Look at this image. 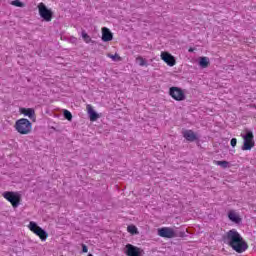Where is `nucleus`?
Listing matches in <instances>:
<instances>
[{"label":"nucleus","instance_id":"nucleus-1","mask_svg":"<svg viewBox=\"0 0 256 256\" xmlns=\"http://www.w3.org/2000/svg\"><path fill=\"white\" fill-rule=\"evenodd\" d=\"M222 241L229 247H232L236 253H245L249 249V245L244 241L243 237L235 229L229 230L222 236Z\"/></svg>","mask_w":256,"mask_h":256},{"label":"nucleus","instance_id":"nucleus-2","mask_svg":"<svg viewBox=\"0 0 256 256\" xmlns=\"http://www.w3.org/2000/svg\"><path fill=\"white\" fill-rule=\"evenodd\" d=\"M15 129L20 135H29L33 129V124L29 119L22 118L16 121Z\"/></svg>","mask_w":256,"mask_h":256},{"label":"nucleus","instance_id":"nucleus-3","mask_svg":"<svg viewBox=\"0 0 256 256\" xmlns=\"http://www.w3.org/2000/svg\"><path fill=\"white\" fill-rule=\"evenodd\" d=\"M241 137L242 139H244L242 151H251V148L255 147V140H253V132L250 130H246V133L241 134Z\"/></svg>","mask_w":256,"mask_h":256},{"label":"nucleus","instance_id":"nucleus-4","mask_svg":"<svg viewBox=\"0 0 256 256\" xmlns=\"http://www.w3.org/2000/svg\"><path fill=\"white\" fill-rule=\"evenodd\" d=\"M4 199H7L11 203L12 207L17 208L21 204V194L13 191H6L3 194Z\"/></svg>","mask_w":256,"mask_h":256},{"label":"nucleus","instance_id":"nucleus-5","mask_svg":"<svg viewBox=\"0 0 256 256\" xmlns=\"http://www.w3.org/2000/svg\"><path fill=\"white\" fill-rule=\"evenodd\" d=\"M28 227L30 231H32V233H35V235H37L41 239V241H47L49 234L47 233V231L41 228V226L37 225L36 222H30Z\"/></svg>","mask_w":256,"mask_h":256},{"label":"nucleus","instance_id":"nucleus-6","mask_svg":"<svg viewBox=\"0 0 256 256\" xmlns=\"http://www.w3.org/2000/svg\"><path fill=\"white\" fill-rule=\"evenodd\" d=\"M38 11L40 17L43 19V21H46L49 23L53 19V11L51 9L47 8V6L42 2L38 5Z\"/></svg>","mask_w":256,"mask_h":256},{"label":"nucleus","instance_id":"nucleus-7","mask_svg":"<svg viewBox=\"0 0 256 256\" xmlns=\"http://www.w3.org/2000/svg\"><path fill=\"white\" fill-rule=\"evenodd\" d=\"M169 95L175 101H185V99H187L185 92H183L181 88L175 86L170 87Z\"/></svg>","mask_w":256,"mask_h":256},{"label":"nucleus","instance_id":"nucleus-8","mask_svg":"<svg viewBox=\"0 0 256 256\" xmlns=\"http://www.w3.org/2000/svg\"><path fill=\"white\" fill-rule=\"evenodd\" d=\"M159 237H163L164 239H174L175 238V230L171 227H162L158 229Z\"/></svg>","mask_w":256,"mask_h":256},{"label":"nucleus","instance_id":"nucleus-9","mask_svg":"<svg viewBox=\"0 0 256 256\" xmlns=\"http://www.w3.org/2000/svg\"><path fill=\"white\" fill-rule=\"evenodd\" d=\"M161 59L169 67H175V64L177 63V61L175 60V57L173 55H171L169 52H162Z\"/></svg>","mask_w":256,"mask_h":256},{"label":"nucleus","instance_id":"nucleus-10","mask_svg":"<svg viewBox=\"0 0 256 256\" xmlns=\"http://www.w3.org/2000/svg\"><path fill=\"white\" fill-rule=\"evenodd\" d=\"M125 255L127 256H141V248L127 244L125 247Z\"/></svg>","mask_w":256,"mask_h":256},{"label":"nucleus","instance_id":"nucleus-11","mask_svg":"<svg viewBox=\"0 0 256 256\" xmlns=\"http://www.w3.org/2000/svg\"><path fill=\"white\" fill-rule=\"evenodd\" d=\"M182 135L186 141H189V143L199 141V136H197L193 130H183Z\"/></svg>","mask_w":256,"mask_h":256},{"label":"nucleus","instance_id":"nucleus-12","mask_svg":"<svg viewBox=\"0 0 256 256\" xmlns=\"http://www.w3.org/2000/svg\"><path fill=\"white\" fill-rule=\"evenodd\" d=\"M21 115H24V117H29L31 121L35 122L37 119V116L35 115V109L33 108H20L19 109Z\"/></svg>","mask_w":256,"mask_h":256},{"label":"nucleus","instance_id":"nucleus-13","mask_svg":"<svg viewBox=\"0 0 256 256\" xmlns=\"http://www.w3.org/2000/svg\"><path fill=\"white\" fill-rule=\"evenodd\" d=\"M102 41L104 43H109V41H113V33L107 27L102 28Z\"/></svg>","mask_w":256,"mask_h":256},{"label":"nucleus","instance_id":"nucleus-14","mask_svg":"<svg viewBox=\"0 0 256 256\" xmlns=\"http://www.w3.org/2000/svg\"><path fill=\"white\" fill-rule=\"evenodd\" d=\"M228 219H230V221H232V223H236L237 225H239V223H241V221H242L241 216H239V214H237L233 210L228 212Z\"/></svg>","mask_w":256,"mask_h":256},{"label":"nucleus","instance_id":"nucleus-15","mask_svg":"<svg viewBox=\"0 0 256 256\" xmlns=\"http://www.w3.org/2000/svg\"><path fill=\"white\" fill-rule=\"evenodd\" d=\"M86 108H87V111H88L90 121H97V118L99 117V114L93 109V106L88 104L86 106Z\"/></svg>","mask_w":256,"mask_h":256},{"label":"nucleus","instance_id":"nucleus-16","mask_svg":"<svg viewBox=\"0 0 256 256\" xmlns=\"http://www.w3.org/2000/svg\"><path fill=\"white\" fill-rule=\"evenodd\" d=\"M198 65L202 68V69H207V67H209L210 65V60L209 57H200L199 58V62Z\"/></svg>","mask_w":256,"mask_h":256},{"label":"nucleus","instance_id":"nucleus-17","mask_svg":"<svg viewBox=\"0 0 256 256\" xmlns=\"http://www.w3.org/2000/svg\"><path fill=\"white\" fill-rule=\"evenodd\" d=\"M214 163L215 165H218V167H221L222 169H229V167H231L229 161L227 160H222V161L215 160Z\"/></svg>","mask_w":256,"mask_h":256},{"label":"nucleus","instance_id":"nucleus-18","mask_svg":"<svg viewBox=\"0 0 256 256\" xmlns=\"http://www.w3.org/2000/svg\"><path fill=\"white\" fill-rule=\"evenodd\" d=\"M136 63H138L140 67H147L149 65V63H147V60L144 59L142 56H138L136 58Z\"/></svg>","mask_w":256,"mask_h":256},{"label":"nucleus","instance_id":"nucleus-19","mask_svg":"<svg viewBox=\"0 0 256 256\" xmlns=\"http://www.w3.org/2000/svg\"><path fill=\"white\" fill-rule=\"evenodd\" d=\"M128 233H131V235H137L139 233V230H137V226L130 225L127 227Z\"/></svg>","mask_w":256,"mask_h":256},{"label":"nucleus","instance_id":"nucleus-20","mask_svg":"<svg viewBox=\"0 0 256 256\" xmlns=\"http://www.w3.org/2000/svg\"><path fill=\"white\" fill-rule=\"evenodd\" d=\"M63 115H64V118L67 119V121L73 120V114H71L69 110H64Z\"/></svg>","mask_w":256,"mask_h":256},{"label":"nucleus","instance_id":"nucleus-21","mask_svg":"<svg viewBox=\"0 0 256 256\" xmlns=\"http://www.w3.org/2000/svg\"><path fill=\"white\" fill-rule=\"evenodd\" d=\"M175 237H187V234H185V231H179V230H174V238Z\"/></svg>","mask_w":256,"mask_h":256},{"label":"nucleus","instance_id":"nucleus-22","mask_svg":"<svg viewBox=\"0 0 256 256\" xmlns=\"http://www.w3.org/2000/svg\"><path fill=\"white\" fill-rule=\"evenodd\" d=\"M11 5H13L14 7H25V3L21 2V0L12 1Z\"/></svg>","mask_w":256,"mask_h":256},{"label":"nucleus","instance_id":"nucleus-23","mask_svg":"<svg viewBox=\"0 0 256 256\" xmlns=\"http://www.w3.org/2000/svg\"><path fill=\"white\" fill-rule=\"evenodd\" d=\"M82 38L84 39L85 43H89L91 41V36H89L85 30L82 31Z\"/></svg>","mask_w":256,"mask_h":256},{"label":"nucleus","instance_id":"nucleus-24","mask_svg":"<svg viewBox=\"0 0 256 256\" xmlns=\"http://www.w3.org/2000/svg\"><path fill=\"white\" fill-rule=\"evenodd\" d=\"M108 57L112 59V61H121V56H119V54H108Z\"/></svg>","mask_w":256,"mask_h":256},{"label":"nucleus","instance_id":"nucleus-25","mask_svg":"<svg viewBox=\"0 0 256 256\" xmlns=\"http://www.w3.org/2000/svg\"><path fill=\"white\" fill-rule=\"evenodd\" d=\"M231 147H237V138H232L230 141Z\"/></svg>","mask_w":256,"mask_h":256},{"label":"nucleus","instance_id":"nucleus-26","mask_svg":"<svg viewBox=\"0 0 256 256\" xmlns=\"http://www.w3.org/2000/svg\"><path fill=\"white\" fill-rule=\"evenodd\" d=\"M88 251H89V248L87 247V245L82 244V251H81V253H88Z\"/></svg>","mask_w":256,"mask_h":256},{"label":"nucleus","instance_id":"nucleus-27","mask_svg":"<svg viewBox=\"0 0 256 256\" xmlns=\"http://www.w3.org/2000/svg\"><path fill=\"white\" fill-rule=\"evenodd\" d=\"M188 51L189 53H193V48H190Z\"/></svg>","mask_w":256,"mask_h":256}]
</instances>
